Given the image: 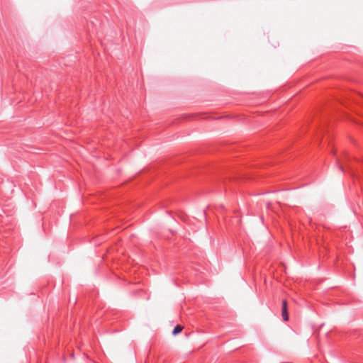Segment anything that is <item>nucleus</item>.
I'll list each match as a JSON object with an SVG mask.
<instances>
[{
	"mask_svg": "<svg viewBox=\"0 0 363 363\" xmlns=\"http://www.w3.org/2000/svg\"><path fill=\"white\" fill-rule=\"evenodd\" d=\"M281 315L283 320L284 321H287L289 320V315L287 312V301L286 300H284L282 301V310H281Z\"/></svg>",
	"mask_w": 363,
	"mask_h": 363,
	"instance_id": "f257e3e1",
	"label": "nucleus"
},
{
	"mask_svg": "<svg viewBox=\"0 0 363 363\" xmlns=\"http://www.w3.org/2000/svg\"><path fill=\"white\" fill-rule=\"evenodd\" d=\"M183 330V327L180 325H177L173 330L172 331V334L174 335H176L177 334H179V333L182 332V330Z\"/></svg>",
	"mask_w": 363,
	"mask_h": 363,
	"instance_id": "f03ea898",
	"label": "nucleus"
}]
</instances>
